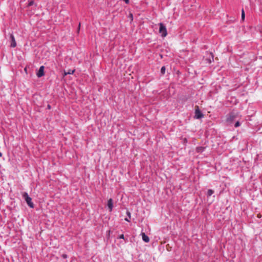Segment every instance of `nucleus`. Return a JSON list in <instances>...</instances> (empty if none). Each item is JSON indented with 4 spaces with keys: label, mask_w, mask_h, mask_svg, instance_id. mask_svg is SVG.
Wrapping results in <instances>:
<instances>
[{
    "label": "nucleus",
    "mask_w": 262,
    "mask_h": 262,
    "mask_svg": "<svg viewBox=\"0 0 262 262\" xmlns=\"http://www.w3.org/2000/svg\"><path fill=\"white\" fill-rule=\"evenodd\" d=\"M23 198L25 200L28 205L33 208L34 207V204L32 202V199L28 195V194L26 192H24L22 194Z\"/></svg>",
    "instance_id": "obj_1"
},
{
    "label": "nucleus",
    "mask_w": 262,
    "mask_h": 262,
    "mask_svg": "<svg viewBox=\"0 0 262 262\" xmlns=\"http://www.w3.org/2000/svg\"><path fill=\"white\" fill-rule=\"evenodd\" d=\"M159 33L161 34L162 37H164L167 34V29L165 26L162 23L159 24Z\"/></svg>",
    "instance_id": "obj_2"
},
{
    "label": "nucleus",
    "mask_w": 262,
    "mask_h": 262,
    "mask_svg": "<svg viewBox=\"0 0 262 262\" xmlns=\"http://www.w3.org/2000/svg\"><path fill=\"white\" fill-rule=\"evenodd\" d=\"M204 117V115L199 110V106H196L195 108L194 118L196 119H201Z\"/></svg>",
    "instance_id": "obj_3"
},
{
    "label": "nucleus",
    "mask_w": 262,
    "mask_h": 262,
    "mask_svg": "<svg viewBox=\"0 0 262 262\" xmlns=\"http://www.w3.org/2000/svg\"><path fill=\"white\" fill-rule=\"evenodd\" d=\"M36 75L38 77H41L44 75V66H42L39 68Z\"/></svg>",
    "instance_id": "obj_4"
},
{
    "label": "nucleus",
    "mask_w": 262,
    "mask_h": 262,
    "mask_svg": "<svg viewBox=\"0 0 262 262\" xmlns=\"http://www.w3.org/2000/svg\"><path fill=\"white\" fill-rule=\"evenodd\" d=\"M10 39H11V47L12 48H15L16 46V42L15 41V39L13 34H10Z\"/></svg>",
    "instance_id": "obj_5"
},
{
    "label": "nucleus",
    "mask_w": 262,
    "mask_h": 262,
    "mask_svg": "<svg viewBox=\"0 0 262 262\" xmlns=\"http://www.w3.org/2000/svg\"><path fill=\"white\" fill-rule=\"evenodd\" d=\"M107 206L109 209L110 211H112L113 207V200L112 199H110L107 202Z\"/></svg>",
    "instance_id": "obj_6"
},
{
    "label": "nucleus",
    "mask_w": 262,
    "mask_h": 262,
    "mask_svg": "<svg viewBox=\"0 0 262 262\" xmlns=\"http://www.w3.org/2000/svg\"><path fill=\"white\" fill-rule=\"evenodd\" d=\"M234 118H235V116L232 114H230L227 117V118L226 119V121H227V122H228L229 123H231L233 121V120H234Z\"/></svg>",
    "instance_id": "obj_7"
},
{
    "label": "nucleus",
    "mask_w": 262,
    "mask_h": 262,
    "mask_svg": "<svg viewBox=\"0 0 262 262\" xmlns=\"http://www.w3.org/2000/svg\"><path fill=\"white\" fill-rule=\"evenodd\" d=\"M141 235L143 241H144L146 243H148L149 242V238L146 234H145V233H142Z\"/></svg>",
    "instance_id": "obj_8"
},
{
    "label": "nucleus",
    "mask_w": 262,
    "mask_h": 262,
    "mask_svg": "<svg viewBox=\"0 0 262 262\" xmlns=\"http://www.w3.org/2000/svg\"><path fill=\"white\" fill-rule=\"evenodd\" d=\"M205 147L199 146L196 148V151L198 153L202 152L205 150Z\"/></svg>",
    "instance_id": "obj_9"
},
{
    "label": "nucleus",
    "mask_w": 262,
    "mask_h": 262,
    "mask_svg": "<svg viewBox=\"0 0 262 262\" xmlns=\"http://www.w3.org/2000/svg\"><path fill=\"white\" fill-rule=\"evenodd\" d=\"M126 215H127V217L125 218V220L128 222H130V219L131 218V213L129 211H126Z\"/></svg>",
    "instance_id": "obj_10"
},
{
    "label": "nucleus",
    "mask_w": 262,
    "mask_h": 262,
    "mask_svg": "<svg viewBox=\"0 0 262 262\" xmlns=\"http://www.w3.org/2000/svg\"><path fill=\"white\" fill-rule=\"evenodd\" d=\"M75 72V70H69L67 72L64 71V75H67L69 74H73Z\"/></svg>",
    "instance_id": "obj_11"
},
{
    "label": "nucleus",
    "mask_w": 262,
    "mask_h": 262,
    "mask_svg": "<svg viewBox=\"0 0 262 262\" xmlns=\"http://www.w3.org/2000/svg\"><path fill=\"white\" fill-rule=\"evenodd\" d=\"M214 193V191L212 189H209L207 191V196H210Z\"/></svg>",
    "instance_id": "obj_12"
},
{
    "label": "nucleus",
    "mask_w": 262,
    "mask_h": 262,
    "mask_svg": "<svg viewBox=\"0 0 262 262\" xmlns=\"http://www.w3.org/2000/svg\"><path fill=\"white\" fill-rule=\"evenodd\" d=\"M165 67L164 66L162 67L161 69V73L162 74V75H164L165 73Z\"/></svg>",
    "instance_id": "obj_13"
},
{
    "label": "nucleus",
    "mask_w": 262,
    "mask_h": 262,
    "mask_svg": "<svg viewBox=\"0 0 262 262\" xmlns=\"http://www.w3.org/2000/svg\"><path fill=\"white\" fill-rule=\"evenodd\" d=\"M245 12H244V9H243L242 10V19L244 20L245 19Z\"/></svg>",
    "instance_id": "obj_14"
},
{
    "label": "nucleus",
    "mask_w": 262,
    "mask_h": 262,
    "mask_svg": "<svg viewBox=\"0 0 262 262\" xmlns=\"http://www.w3.org/2000/svg\"><path fill=\"white\" fill-rule=\"evenodd\" d=\"M34 2L33 0L29 1V3H28V6L30 7V6H32L34 4Z\"/></svg>",
    "instance_id": "obj_15"
},
{
    "label": "nucleus",
    "mask_w": 262,
    "mask_h": 262,
    "mask_svg": "<svg viewBox=\"0 0 262 262\" xmlns=\"http://www.w3.org/2000/svg\"><path fill=\"white\" fill-rule=\"evenodd\" d=\"M240 125H241V124H240L239 122V121H237V122L235 123V124H234V126H235V127H237L239 126H240Z\"/></svg>",
    "instance_id": "obj_16"
},
{
    "label": "nucleus",
    "mask_w": 262,
    "mask_h": 262,
    "mask_svg": "<svg viewBox=\"0 0 262 262\" xmlns=\"http://www.w3.org/2000/svg\"><path fill=\"white\" fill-rule=\"evenodd\" d=\"M119 238L124 239V235L123 234L120 235L119 236Z\"/></svg>",
    "instance_id": "obj_17"
},
{
    "label": "nucleus",
    "mask_w": 262,
    "mask_h": 262,
    "mask_svg": "<svg viewBox=\"0 0 262 262\" xmlns=\"http://www.w3.org/2000/svg\"><path fill=\"white\" fill-rule=\"evenodd\" d=\"M80 23L78 25V29H77V32L79 33V30H80Z\"/></svg>",
    "instance_id": "obj_18"
},
{
    "label": "nucleus",
    "mask_w": 262,
    "mask_h": 262,
    "mask_svg": "<svg viewBox=\"0 0 262 262\" xmlns=\"http://www.w3.org/2000/svg\"><path fill=\"white\" fill-rule=\"evenodd\" d=\"M126 4H128L129 2V0H123Z\"/></svg>",
    "instance_id": "obj_19"
},
{
    "label": "nucleus",
    "mask_w": 262,
    "mask_h": 262,
    "mask_svg": "<svg viewBox=\"0 0 262 262\" xmlns=\"http://www.w3.org/2000/svg\"><path fill=\"white\" fill-rule=\"evenodd\" d=\"M62 256L64 258H66L67 257V255L66 254H63Z\"/></svg>",
    "instance_id": "obj_20"
},
{
    "label": "nucleus",
    "mask_w": 262,
    "mask_h": 262,
    "mask_svg": "<svg viewBox=\"0 0 262 262\" xmlns=\"http://www.w3.org/2000/svg\"><path fill=\"white\" fill-rule=\"evenodd\" d=\"M130 18H131L132 20L133 19V15L132 13L130 14Z\"/></svg>",
    "instance_id": "obj_21"
},
{
    "label": "nucleus",
    "mask_w": 262,
    "mask_h": 262,
    "mask_svg": "<svg viewBox=\"0 0 262 262\" xmlns=\"http://www.w3.org/2000/svg\"><path fill=\"white\" fill-rule=\"evenodd\" d=\"M184 143H187V139H186V138H184Z\"/></svg>",
    "instance_id": "obj_22"
},
{
    "label": "nucleus",
    "mask_w": 262,
    "mask_h": 262,
    "mask_svg": "<svg viewBox=\"0 0 262 262\" xmlns=\"http://www.w3.org/2000/svg\"><path fill=\"white\" fill-rule=\"evenodd\" d=\"M48 108L49 109H50L51 108V106L50 105H48Z\"/></svg>",
    "instance_id": "obj_23"
},
{
    "label": "nucleus",
    "mask_w": 262,
    "mask_h": 262,
    "mask_svg": "<svg viewBox=\"0 0 262 262\" xmlns=\"http://www.w3.org/2000/svg\"><path fill=\"white\" fill-rule=\"evenodd\" d=\"M2 156V152H0V157H1Z\"/></svg>",
    "instance_id": "obj_24"
}]
</instances>
